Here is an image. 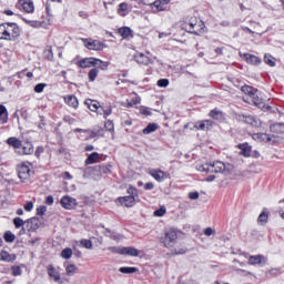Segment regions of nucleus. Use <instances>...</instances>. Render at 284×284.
I'll return each instance as SVG.
<instances>
[{
	"label": "nucleus",
	"mask_w": 284,
	"mask_h": 284,
	"mask_svg": "<svg viewBox=\"0 0 284 284\" xmlns=\"http://www.w3.org/2000/svg\"><path fill=\"white\" fill-rule=\"evenodd\" d=\"M227 166L221 161L205 163L199 166V172H205L206 174H222Z\"/></svg>",
	"instance_id": "1"
},
{
	"label": "nucleus",
	"mask_w": 284,
	"mask_h": 284,
	"mask_svg": "<svg viewBox=\"0 0 284 284\" xmlns=\"http://www.w3.org/2000/svg\"><path fill=\"white\" fill-rule=\"evenodd\" d=\"M182 30H185L189 34H195L196 37H200V34L205 32V23H203L201 20L196 21V19H194L189 23H184L182 26Z\"/></svg>",
	"instance_id": "2"
},
{
	"label": "nucleus",
	"mask_w": 284,
	"mask_h": 284,
	"mask_svg": "<svg viewBox=\"0 0 284 284\" xmlns=\"http://www.w3.org/2000/svg\"><path fill=\"white\" fill-rule=\"evenodd\" d=\"M31 175H32V163L22 162L18 166V176H19V179L22 180V182H26V181H28V179H30Z\"/></svg>",
	"instance_id": "3"
},
{
	"label": "nucleus",
	"mask_w": 284,
	"mask_h": 284,
	"mask_svg": "<svg viewBox=\"0 0 284 284\" xmlns=\"http://www.w3.org/2000/svg\"><path fill=\"white\" fill-rule=\"evenodd\" d=\"M85 48H88V50H103V48H105V44L99 40H93L92 38H88V39H82Z\"/></svg>",
	"instance_id": "4"
},
{
	"label": "nucleus",
	"mask_w": 284,
	"mask_h": 284,
	"mask_svg": "<svg viewBox=\"0 0 284 284\" xmlns=\"http://www.w3.org/2000/svg\"><path fill=\"white\" fill-rule=\"evenodd\" d=\"M176 239H179L176 231H174V229H170L165 232L162 243H164V247H172V243H176Z\"/></svg>",
	"instance_id": "5"
},
{
	"label": "nucleus",
	"mask_w": 284,
	"mask_h": 284,
	"mask_svg": "<svg viewBox=\"0 0 284 284\" xmlns=\"http://www.w3.org/2000/svg\"><path fill=\"white\" fill-rule=\"evenodd\" d=\"M60 205H62L64 210H74V207H77V199L64 195L60 201Z\"/></svg>",
	"instance_id": "6"
},
{
	"label": "nucleus",
	"mask_w": 284,
	"mask_h": 284,
	"mask_svg": "<svg viewBox=\"0 0 284 284\" xmlns=\"http://www.w3.org/2000/svg\"><path fill=\"white\" fill-rule=\"evenodd\" d=\"M115 203L123 205L124 207H134L136 205L138 200L131 197L130 195L120 196L115 200Z\"/></svg>",
	"instance_id": "7"
},
{
	"label": "nucleus",
	"mask_w": 284,
	"mask_h": 284,
	"mask_svg": "<svg viewBox=\"0 0 284 284\" xmlns=\"http://www.w3.org/2000/svg\"><path fill=\"white\" fill-rule=\"evenodd\" d=\"M267 264V257L265 255H251L248 257V265H258L260 267H263Z\"/></svg>",
	"instance_id": "8"
},
{
	"label": "nucleus",
	"mask_w": 284,
	"mask_h": 284,
	"mask_svg": "<svg viewBox=\"0 0 284 284\" xmlns=\"http://www.w3.org/2000/svg\"><path fill=\"white\" fill-rule=\"evenodd\" d=\"M168 3H170V0H155L150 7L153 12H163L168 10Z\"/></svg>",
	"instance_id": "9"
},
{
	"label": "nucleus",
	"mask_w": 284,
	"mask_h": 284,
	"mask_svg": "<svg viewBox=\"0 0 284 284\" xmlns=\"http://www.w3.org/2000/svg\"><path fill=\"white\" fill-rule=\"evenodd\" d=\"M150 176L158 181V183H163L168 179V173L160 169H151L149 171Z\"/></svg>",
	"instance_id": "10"
},
{
	"label": "nucleus",
	"mask_w": 284,
	"mask_h": 284,
	"mask_svg": "<svg viewBox=\"0 0 284 284\" xmlns=\"http://www.w3.org/2000/svg\"><path fill=\"white\" fill-rule=\"evenodd\" d=\"M213 125H214V122L212 120H202V121L195 122L194 128L195 130L209 132V130H212Z\"/></svg>",
	"instance_id": "11"
},
{
	"label": "nucleus",
	"mask_w": 284,
	"mask_h": 284,
	"mask_svg": "<svg viewBox=\"0 0 284 284\" xmlns=\"http://www.w3.org/2000/svg\"><path fill=\"white\" fill-rule=\"evenodd\" d=\"M237 119L239 121H243L253 128H258V119H256L254 115L239 114Z\"/></svg>",
	"instance_id": "12"
},
{
	"label": "nucleus",
	"mask_w": 284,
	"mask_h": 284,
	"mask_svg": "<svg viewBox=\"0 0 284 284\" xmlns=\"http://www.w3.org/2000/svg\"><path fill=\"white\" fill-rule=\"evenodd\" d=\"M47 272L48 276L53 278L54 283H63V280H61V273H59V271H57L52 264L48 265Z\"/></svg>",
	"instance_id": "13"
},
{
	"label": "nucleus",
	"mask_w": 284,
	"mask_h": 284,
	"mask_svg": "<svg viewBox=\"0 0 284 284\" xmlns=\"http://www.w3.org/2000/svg\"><path fill=\"white\" fill-rule=\"evenodd\" d=\"M99 59L97 58H83L78 61V67L85 69V68H94L97 65Z\"/></svg>",
	"instance_id": "14"
},
{
	"label": "nucleus",
	"mask_w": 284,
	"mask_h": 284,
	"mask_svg": "<svg viewBox=\"0 0 284 284\" xmlns=\"http://www.w3.org/2000/svg\"><path fill=\"white\" fill-rule=\"evenodd\" d=\"M26 230L27 232H37L39 230V219L38 217H30L26 220Z\"/></svg>",
	"instance_id": "15"
},
{
	"label": "nucleus",
	"mask_w": 284,
	"mask_h": 284,
	"mask_svg": "<svg viewBox=\"0 0 284 284\" xmlns=\"http://www.w3.org/2000/svg\"><path fill=\"white\" fill-rule=\"evenodd\" d=\"M133 59L139 65H150V63H152V59L144 53H135Z\"/></svg>",
	"instance_id": "16"
},
{
	"label": "nucleus",
	"mask_w": 284,
	"mask_h": 284,
	"mask_svg": "<svg viewBox=\"0 0 284 284\" xmlns=\"http://www.w3.org/2000/svg\"><path fill=\"white\" fill-rule=\"evenodd\" d=\"M141 251L134 246H122V256H139Z\"/></svg>",
	"instance_id": "17"
},
{
	"label": "nucleus",
	"mask_w": 284,
	"mask_h": 284,
	"mask_svg": "<svg viewBox=\"0 0 284 284\" xmlns=\"http://www.w3.org/2000/svg\"><path fill=\"white\" fill-rule=\"evenodd\" d=\"M0 261L4 263H14L17 261V254H10L8 251L2 250L0 252Z\"/></svg>",
	"instance_id": "18"
},
{
	"label": "nucleus",
	"mask_w": 284,
	"mask_h": 284,
	"mask_svg": "<svg viewBox=\"0 0 284 284\" xmlns=\"http://www.w3.org/2000/svg\"><path fill=\"white\" fill-rule=\"evenodd\" d=\"M252 138L258 143H270L272 141V135L267 133H253Z\"/></svg>",
	"instance_id": "19"
},
{
	"label": "nucleus",
	"mask_w": 284,
	"mask_h": 284,
	"mask_svg": "<svg viewBox=\"0 0 284 284\" xmlns=\"http://www.w3.org/2000/svg\"><path fill=\"white\" fill-rule=\"evenodd\" d=\"M6 143L14 150H20V148H23V142L17 136H11L7 139Z\"/></svg>",
	"instance_id": "20"
},
{
	"label": "nucleus",
	"mask_w": 284,
	"mask_h": 284,
	"mask_svg": "<svg viewBox=\"0 0 284 284\" xmlns=\"http://www.w3.org/2000/svg\"><path fill=\"white\" fill-rule=\"evenodd\" d=\"M7 28H10V30L7 32V37H19L21 29H19V26L14 22L7 23Z\"/></svg>",
	"instance_id": "21"
},
{
	"label": "nucleus",
	"mask_w": 284,
	"mask_h": 284,
	"mask_svg": "<svg viewBox=\"0 0 284 284\" xmlns=\"http://www.w3.org/2000/svg\"><path fill=\"white\" fill-rule=\"evenodd\" d=\"M243 57L250 65H261V58L250 53H244Z\"/></svg>",
	"instance_id": "22"
},
{
	"label": "nucleus",
	"mask_w": 284,
	"mask_h": 284,
	"mask_svg": "<svg viewBox=\"0 0 284 284\" xmlns=\"http://www.w3.org/2000/svg\"><path fill=\"white\" fill-rule=\"evenodd\" d=\"M20 3L28 14H32L34 12V2L32 0H20Z\"/></svg>",
	"instance_id": "23"
},
{
	"label": "nucleus",
	"mask_w": 284,
	"mask_h": 284,
	"mask_svg": "<svg viewBox=\"0 0 284 284\" xmlns=\"http://www.w3.org/2000/svg\"><path fill=\"white\" fill-rule=\"evenodd\" d=\"M18 154L30 155L34 154V144L32 142H27L22 145V151H18Z\"/></svg>",
	"instance_id": "24"
},
{
	"label": "nucleus",
	"mask_w": 284,
	"mask_h": 284,
	"mask_svg": "<svg viewBox=\"0 0 284 284\" xmlns=\"http://www.w3.org/2000/svg\"><path fill=\"white\" fill-rule=\"evenodd\" d=\"M64 103H67V105H69L70 108H73L74 110H77V108H79V99H77L75 95L65 97Z\"/></svg>",
	"instance_id": "25"
},
{
	"label": "nucleus",
	"mask_w": 284,
	"mask_h": 284,
	"mask_svg": "<svg viewBox=\"0 0 284 284\" xmlns=\"http://www.w3.org/2000/svg\"><path fill=\"white\" fill-rule=\"evenodd\" d=\"M126 194H129V196L133 197L139 203L141 202V199H139V190L134 185H129L126 189Z\"/></svg>",
	"instance_id": "26"
},
{
	"label": "nucleus",
	"mask_w": 284,
	"mask_h": 284,
	"mask_svg": "<svg viewBox=\"0 0 284 284\" xmlns=\"http://www.w3.org/2000/svg\"><path fill=\"white\" fill-rule=\"evenodd\" d=\"M239 150H241L242 156L250 158L252 155V146L247 143L239 144Z\"/></svg>",
	"instance_id": "27"
},
{
	"label": "nucleus",
	"mask_w": 284,
	"mask_h": 284,
	"mask_svg": "<svg viewBox=\"0 0 284 284\" xmlns=\"http://www.w3.org/2000/svg\"><path fill=\"white\" fill-rule=\"evenodd\" d=\"M0 122L2 123V125H6V123H8V109L3 104H0Z\"/></svg>",
	"instance_id": "28"
},
{
	"label": "nucleus",
	"mask_w": 284,
	"mask_h": 284,
	"mask_svg": "<svg viewBox=\"0 0 284 284\" xmlns=\"http://www.w3.org/2000/svg\"><path fill=\"white\" fill-rule=\"evenodd\" d=\"M129 10H130V6H128L126 2H122L118 7V14L120 17H128Z\"/></svg>",
	"instance_id": "29"
},
{
	"label": "nucleus",
	"mask_w": 284,
	"mask_h": 284,
	"mask_svg": "<svg viewBox=\"0 0 284 284\" xmlns=\"http://www.w3.org/2000/svg\"><path fill=\"white\" fill-rule=\"evenodd\" d=\"M99 159H100L99 152H93L88 155L84 163H85V165H93V163H97V161H99Z\"/></svg>",
	"instance_id": "30"
},
{
	"label": "nucleus",
	"mask_w": 284,
	"mask_h": 284,
	"mask_svg": "<svg viewBox=\"0 0 284 284\" xmlns=\"http://www.w3.org/2000/svg\"><path fill=\"white\" fill-rule=\"evenodd\" d=\"M84 103L91 112H97V110H99V101L97 100L88 99Z\"/></svg>",
	"instance_id": "31"
},
{
	"label": "nucleus",
	"mask_w": 284,
	"mask_h": 284,
	"mask_svg": "<svg viewBox=\"0 0 284 284\" xmlns=\"http://www.w3.org/2000/svg\"><path fill=\"white\" fill-rule=\"evenodd\" d=\"M241 91L244 93V94H247V97H254V93L255 92H258V90H256L255 88L253 87H250L247 84H244L242 88H241Z\"/></svg>",
	"instance_id": "32"
},
{
	"label": "nucleus",
	"mask_w": 284,
	"mask_h": 284,
	"mask_svg": "<svg viewBox=\"0 0 284 284\" xmlns=\"http://www.w3.org/2000/svg\"><path fill=\"white\" fill-rule=\"evenodd\" d=\"M119 272L121 274H136V272H139V268L134 266H122L119 268Z\"/></svg>",
	"instance_id": "33"
},
{
	"label": "nucleus",
	"mask_w": 284,
	"mask_h": 284,
	"mask_svg": "<svg viewBox=\"0 0 284 284\" xmlns=\"http://www.w3.org/2000/svg\"><path fill=\"white\" fill-rule=\"evenodd\" d=\"M159 130V124L156 123H149L144 129H143V134H152V132H156Z\"/></svg>",
	"instance_id": "34"
},
{
	"label": "nucleus",
	"mask_w": 284,
	"mask_h": 284,
	"mask_svg": "<svg viewBox=\"0 0 284 284\" xmlns=\"http://www.w3.org/2000/svg\"><path fill=\"white\" fill-rule=\"evenodd\" d=\"M268 219L270 215L267 214V211H263L257 217L258 225H267Z\"/></svg>",
	"instance_id": "35"
},
{
	"label": "nucleus",
	"mask_w": 284,
	"mask_h": 284,
	"mask_svg": "<svg viewBox=\"0 0 284 284\" xmlns=\"http://www.w3.org/2000/svg\"><path fill=\"white\" fill-rule=\"evenodd\" d=\"M264 63H266V65H270V68H274L276 67V59L272 57V54L266 53L264 55Z\"/></svg>",
	"instance_id": "36"
},
{
	"label": "nucleus",
	"mask_w": 284,
	"mask_h": 284,
	"mask_svg": "<svg viewBox=\"0 0 284 284\" xmlns=\"http://www.w3.org/2000/svg\"><path fill=\"white\" fill-rule=\"evenodd\" d=\"M118 34H120V37H132L133 31L129 27H122L118 30Z\"/></svg>",
	"instance_id": "37"
},
{
	"label": "nucleus",
	"mask_w": 284,
	"mask_h": 284,
	"mask_svg": "<svg viewBox=\"0 0 284 284\" xmlns=\"http://www.w3.org/2000/svg\"><path fill=\"white\" fill-rule=\"evenodd\" d=\"M250 99L252 100V103L256 105V108H263L265 105L263 99L258 98V95H256V92L254 93V95H251Z\"/></svg>",
	"instance_id": "38"
},
{
	"label": "nucleus",
	"mask_w": 284,
	"mask_h": 284,
	"mask_svg": "<svg viewBox=\"0 0 284 284\" xmlns=\"http://www.w3.org/2000/svg\"><path fill=\"white\" fill-rule=\"evenodd\" d=\"M141 103V98L139 95H135L131 100H126L125 108H134V105H139Z\"/></svg>",
	"instance_id": "39"
},
{
	"label": "nucleus",
	"mask_w": 284,
	"mask_h": 284,
	"mask_svg": "<svg viewBox=\"0 0 284 284\" xmlns=\"http://www.w3.org/2000/svg\"><path fill=\"white\" fill-rule=\"evenodd\" d=\"M105 234L109 236V239H112V241H121V234L110 230L105 229Z\"/></svg>",
	"instance_id": "40"
},
{
	"label": "nucleus",
	"mask_w": 284,
	"mask_h": 284,
	"mask_svg": "<svg viewBox=\"0 0 284 284\" xmlns=\"http://www.w3.org/2000/svg\"><path fill=\"white\" fill-rule=\"evenodd\" d=\"M271 132H275V134H281L284 132V123H275L271 125Z\"/></svg>",
	"instance_id": "41"
},
{
	"label": "nucleus",
	"mask_w": 284,
	"mask_h": 284,
	"mask_svg": "<svg viewBox=\"0 0 284 284\" xmlns=\"http://www.w3.org/2000/svg\"><path fill=\"white\" fill-rule=\"evenodd\" d=\"M3 239H4L6 243H14L17 235H14V233H12V231H7V232H4Z\"/></svg>",
	"instance_id": "42"
},
{
	"label": "nucleus",
	"mask_w": 284,
	"mask_h": 284,
	"mask_svg": "<svg viewBox=\"0 0 284 284\" xmlns=\"http://www.w3.org/2000/svg\"><path fill=\"white\" fill-rule=\"evenodd\" d=\"M88 77H89V81L91 83H94V81H97V77H99V69L98 68L91 69L88 73Z\"/></svg>",
	"instance_id": "43"
},
{
	"label": "nucleus",
	"mask_w": 284,
	"mask_h": 284,
	"mask_svg": "<svg viewBox=\"0 0 284 284\" xmlns=\"http://www.w3.org/2000/svg\"><path fill=\"white\" fill-rule=\"evenodd\" d=\"M61 256H62V258H65V261L72 258V248L67 247V248L62 250Z\"/></svg>",
	"instance_id": "44"
},
{
	"label": "nucleus",
	"mask_w": 284,
	"mask_h": 284,
	"mask_svg": "<svg viewBox=\"0 0 284 284\" xmlns=\"http://www.w3.org/2000/svg\"><path fill=\"white\" fill-rule=\"evenodd\" d=\"M13 225H14L16 230H19V229L23 227V225H26V221H23V219H21V217H14Z\"/></svg>",
	"instance_id": "45"
},
{
	"label": "nucleus",
	"mask_w": 284,
	"mask_h": 284,
	"mask_svg": "<svg viewBox=\"0 0 284 284\" xmlns=\"http://www.w3.org/2000/svg\"><path fill=\"white\" fill-rule=\"evenodd\" d=\"M65 272L68 276H74V274H77V265L69 264L65 268Z\"/></svg>",
	"instance_id": "46"
},
{
	"label": "nucleus",
	"mask_w": 284,
	"mask_h": 284,
	"mask_svg": "<svg viewBox=\"0 0 284 284\" xmlns=\"http://www.w3.org/2000/svg\"><path fill=\"white\" fill-rule=\"evenodd\" d=\"M108 65H110L109 62L102 61L98 59L97 64H94V68H97L98 70H108Z\"/></svg>",
	"instance_id": "47"
},
{
	"label": "nucleus",
	"mask_w": 284,
	"mask_h": 284,
	"mask_svg": "<svg viewBox=\"0 0 284 284\" xmlns=\"http://www.w3.org/2000/svg\"><path fill=\"white\" fill-rule=\"evenodd\" d=\"M83 172V179H90L92 176V172H94V169L92 166H87L82 169Z\"/></svg>",
	"instance_id": "48"
},
{
	"label": "nucleus",
	"mask_w": 284,
	"mask_h": 284,
	"mask_svg": "<svg viewBox=\"0 0 284 284\" xmlns=\"http://www.w3.org/2000/svg\"><path fill=\"white\" fill-rule=\"evenodd\" d=\"M166 212L168 210L165 209V206H161L160 209L153 212V216H158V217L165 216Z\"/></svg>",
	"instance_id": "49"
},
{
	"label": "nucleus",
	"mask_w": 284,
	"mask_h": 284,
	"mask_svg": "<svg viewBox=\"0 0 284 284\" xmlns=\"http://www.w3.org/2000/svg\"><path fill=\"white\" fill-rule=\"evenodd\" d=\"M80 243H81L82 247H85V250H92V247H94L91 240L83 239L80 241Z\"/></svg>",
	"instance_id": "50"
},
{
	"label": "nucleus",
	"mask_w": 284,
	"mask_h": 284,
	"mask_svg": "<svg viewBox=\"0 0 284 284\" xmlns=\"http://www.w3.org/2000/svg\"><path fill=\"white\" fill-rule=\"evenodd\" d=\"M45 88H48L47 83H38V84H36L33 90L37 94H41V92H43V90H45Z\"/></svg>",
	"instance_id": "51"
},
{
	"label": "nucleus",
	"mask_w": 284,
	"mask_h": 284,
	"mask_svg": "<svg viewBox=\"0 0 284 284\" xmlns=\"http://www.w3.org/2000/svg\"><path fill=\"white\" fill-rule=\"evenodd\" d=\"M100 172H102L103 174H112V165L111 164L101 165Z\"/></svg>",
	"instance_id": "52"
},
{
	"label": "nucleus",
	"mask_w": 284,
	"mask_h": 284,
	"mask_svg": "<svg viewBox=\"0 0 284 284\" xmlns=\"http://www.w3.org/2000/svg\"><path fill=\"white\" fill-rule=\"evenodd\" d=\"M8 32H10V28H7V23L0 24V37H8Z\"/></svg>",
	"instance_id": "53"
},
{
	"label": "nucleus",
	"mask_w": 284,
	"mask_h": 284,
	"mask_svg": "<svg viewBox=\"0 0 284 284\" xmlns=\"http://www.w3.org/2000/svg\"><path fill=\"white\" fill-rule=\"evenodd\" d=\"M12 276H21L23 274V271L21 270V266H12L11 267Z\"/></svg>",
	"instance_id": "54"
},
{
	"label": "nucleus",
	"mask_w": 284,
	"mask_h": 284,
	"mask_svg": "<svg viewBox=\"0 0 284 284\" xmlns=\"http://www.w3.org/2000/svg\"><path fill=\"white\" fill-rule=\"evenodd\" d=\"M158 88H168L170 85V80L169 79H160L156 82Z\"/></svg>",
	"instance_id": "55"
},
{
	"label": "nucleus",
	"mask_w": 284,
	"mask_h": 284,
	"mask_svg": "<svg viewBox=\"0 0 284 284\" xmlns=\"http://www.w3.org/2000/svg\"><path fill=\"white\" fill-rule=\"evenodd\" d=\"M108 250H109V252H112V254H120V255H122L123 246H111Z\"/></svg>",
	"instance_id": "56"
},
{
	"label": "nucleus",
	"mask_w": 284,
	"mask_h": 284,
	"mask_svg": "<svg viewBox=\"0 0 284 284\" xmlns=\"http://www.w3.org/2000/svg\"><path fill=\"white\" fill-rule=\"evenodd\" d=\"M48 212V206L45 205H40L37 207V215L38 216H43Z\"/></svg>",
	"instance_id": "57"
},
{
	"label": "nucleus",
	"mask_w": 284,
	"mask_h": 284,
	"mask_svg": "<svg viewBox=\"0 0 284 284\" xmlns=\"http://www.w3.org/2000/svg\"><path fill=\"white\" fill-rule=\"evenodd\" d=\"M235 272H236V274H240V276H251L252 275V272L245 271L242 268H236Z\"/></svg>",
	"instance_id": "58"
},
{
	"label": "nucleus",
	"mask_w": 284,
	"mask_h": 284,
	"mask_svg": "<svg viewBox=\"0 0 284 284\" xmlns=\"http://www.w3.org/2000/svg\"><path fill=\"white\" fill-rule=\"evenodd\" d=\"M33 209H34V203L32 201H29L24 204L26 212H32Z\"/></svg>",
	"instance_id": "59"
},
{
	"label": "nucleus",
	"mask_w": 284,
	"mask_h": 284,
	"mask_svg": "<svg viewBox=\"0 0 284 284\" xmlns=\"http://www.w3.org/2000/svg\"><path fill=\"white\" fill-rule=\"evenodd\" d=\"M43 152H45V149L43 146H38L34 152V155L37 156V159H40Z\"/></svg>",
	"instance_id": "60"
},
{
	"label": "nucleus",
	"mask_w": 284,
	"mask_h": 284,
	"mask_svg": "<svg viewBox=\"0 0 284 284\" xmlns=\"http://www.w3.org/2000/svg\"><path fill=\"white\" fill-rule=\"evenodd\" d=\"M112 114V106H104L103 116L108 119Z\"/></svg>",
	"instance_id": "61"
},
{
	"label": "nucleus",
	"mask_w": 284,
	"mask_h": 284,
	"mask_svg": "<svg viewBox=\"0 0 284 284\" xmlns=\"http://www.w3.org/2000/svg\"><path fill=\"white\" fill-rule=\"evenodd\" d=\"M45 205H54V196L48 195L45 197Z\"/></svg>",
	"instance_id": "62"
},
{
	"label": "nucleus",
	"mask_w": 284,
	"mask_h": 284,
	"mask_svg": "<svg viewBox=\"0 0 284 284\" xmlns=\"http://www.w3.org/2000/svg\"><path fill=\"white\" fill-rule=\"evenodd\" d=\"M189 199H191V201H196V199H199V192H191L189 193Z\"/></svg>",
	"instance_id": "63"
},
{
	"label": "nucleus",
	"mask_w": 284,
	"mask_h": 284,
	"mask_svg": "<svg viewBox=\"0 0 284 284\" xmlns=\"http://www.w3.org/2000/svg\"><path fill=\"white\" fill-rule=\"evenodd\" d=\"M93 133L95 136H103V129H93Z\"/></svg>",
	"instance_id": "64"
}]
</instances>
